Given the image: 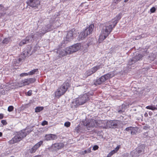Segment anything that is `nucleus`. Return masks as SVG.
I'll use <instances>...</instances> for the list:
<instances>
[{"mask_svg": "<svg viewBox=\"0 0 157 157\" xmlns=\"http://www.w3.org/2000/svg\"><path fill=\"white\" fill-rule=\"evenodd\" d=\"M0 17L3 15L5 13L4 12L6 10V9L2 5L0 4Z\"/></svg>", "mask_w": 157, "mask_h": 157, "instance_id": "30", "label": "nucleus"}, {"mask_svg": "<svg viewBox=\"0 0 157 157\" xmlns=\"http://www.w3.org/2000/svg\"><path fill=\"white\" fill-rule=\"evenodd\" d=\"M0 89H2V88H0Z\"/></svg>", "mask_w": 157, "mask_h": 157, "instance_id": "63", "label": "nucleus"}, {"mask_svg": "<svg viewBox=\"0 0 157 157\" xmlns=\"http://www.w3.org/2000/svg\"><path fill=\"white\" fill-rule=\"evenodd\" d=\"M69 48H67L64 49H59L57 50V52L59 53V54L60 56H63L70 54V52H69Z\"/></svg>", "mask_w": 157, "mask_h": 157, "instance_id": "19", "label": "nucleus"}, {"mask_svg": "<svg viewBox=\"0 0 157 157\" xmlns=\"http://www.w3.org/2000/svg\"><path fill=\"white\" fill-rule=\"evenodd\" d=\"M14 107L12 105L8 107V110L9 112H11L13 110Z\"/></svg>", "mask_w": 157, "mask_h": 157, "instance_id": "41", "label": "nucleus"}, {"mask_svg": "<svg viewBox=\"0 0 157 157\" xmlns=\"http://www.w3.org/2000/svg\"><path fill=\"white\" fill-rule=\"evenodd\" d=\"M31 47L29 46L24 48L18 59L16 60L17 63H20L22 60H24L26 57L31 55L32 54L31 53Z\"/></svg>", "mask_w": 157, "mask_h": 157, "instance_id": "4", "label": "nucleus"}, {"mask_svg": "<svg viewBox=\"0 0 157 157\" xmlns=\"http://www.w3.org/2000/svg\"><path fill=\"white\" fill-rule=\"evenodd\" d=\"M28 79L29 84L34 82L36 81L35 78H29Z\"/></svg>", "mask_w": 157, "mask_h": 157, "instance_id": "38", "label": "nucleus"}, {"mask_svg": "<svg viewBox=\"0 0 157 157\" xmlns=\"http://www.w3.org/2000/svg\"><path fill=\"white\" fill-rule=\"evenodd\" d=\"M129 0H124V2H128V1Z\"/></svg>", "mask_w": 157, "mask_h": 157, "instance_id": "62", "label": "nucleus"}, {"mask_svg": "<svg viewBox=\"0 0 157 157\" xmlns=\"http://www.w3.org/2000/svg\"><path fill=\"white\" fill-rule=\"evenodd\" d=\"M120 145H118L117 146V147L115 148V149L113 150L114 151H115V153H116L119 150V148H120Z\"/></svg>", "mask_w": 157, "mask_h": 157, "instance_id": "46", "label": "nucleus"}, {"mask_svg": "<svg viewBox=\"0 0 157 157\" xmlns=\"http://www.w3.org/2000/svg\"><path fill=\"white\" fill-rule=\"evenodd\" d=\"M156 11V8L155 7H153L150 9L151 13H154Z\"/></svg>", "mask_w": 157, "mask_h": 157, "instance_id": "43", "label": "nucleus"}, {"mask_svg": "<svg viewBox=\"0 0 157 157\" xmlns=\"http://www.w3.org/2000/svg\"><path fill=\"white\" fill-rule=\"evenodd\" d=\"M60 24L59 23V20H56L55 19H51L49 23L47 25L43 26L40 31L43 35L59 27Z\"/></svg>", "mask_w": 157, "mask_h": 157, "instance_id": "2", "label": "nucleus"}, {"mask_svg": "<svg viewBox=\"0 0 157 157\" xmlns=\"http://www.w3.org/2000/svg\"><path fill=\"white\" fill-rule=\"evenodd\" d=\"M2 118H0V119H1Z\"/></svg>", "mask_w": 157, "mask_h": 157, "instance_id": "64", "label": "nucleus"}, {"mask_svg": "<svg viewBox=\"0 0 157 157\" xmlns=\"http://www.w3.org/2000/svg\"><path fill=\"white\" fill-rule=\"evenodd\" d=\"M122 17V14L121 13H119L117 15L114 19H112L110 21L112 23H113L114 26H116L118 22L121 19Z\"/></svg>", "mask_w": 157, "mask_h": 157, "instance_id": "23", "label": "nucleus"}, {"mask_svg": "<svg viewBox=\"0 0 157 157\" xmlns=\"http://www.w3.org/2000/svg\"><path fill=\"white\" fill-rule=\"evenodd\" d=\"M129 104L127 103L123 104L121 106H120L119 109L118 110V112L119 113H121L124 112L125 110L127 109L129 106Z\"/></svg>", "mask_w": 157, "mask_h": 157, "instance_id": "22", "label": "nucleus"}, {"mask_svg": "<svg viewBox=\"0 0 157 157\" xmlns=\"http://www.w3.org/2000/svg\"><path fill=\"white\" fill-rule=\"evenodd\" d=\"M149 127H148L147 126H144L143 128V129H144L147 130L148 129H149Z\"/></svg>", "mask_w": 157, "mask_h": 157, "instance_id": "52", "label": "nucleus"}, {"mask_svg": "<svg viewBox=\"0 0 157 157\" xmlns=\"http://www.w3.org/2000/svg\"><path fill=\"white\" fill-rule=\"evenodd\" d=\"M21 82L24 86L29 84L28 78L22 80Z\"/></svg>", "mask_w": 157, "mask_h": 157, "instance_id": "32", "label": "nucleus"}, {"mask_svg": "<svg viewBox=\"0 0 157 157\" xmlns=\"http://www.w3.org/2000/svg\"><path fill=\"white\" fill-rule=\"evenodd\" d=\"M121 0H114L115 3H117L121 1Z\"/></svg>", "mask_w": 157, "mask_h": 157, "instance_id": "54", "label": "nucleus"}, {"mask_svg": "<svg viewBox=\"0 0 157 157\" xmlns=\"http://www.w3.org/2000/svg\"><path fill=\"white\" fill-rule=\"evenodd\" d=\"M76 101L77 100L75 99V100L73 101L71 103L70 105L72 108L74 109L79 105L78 104V102Z\"/></svg>", "mask_w": 157, "mask_h": 157, "instance_id": "27", "label": "nucleus"}, {"mask_svg": "<svg viewBox=\"0 0 157 157\" xmlns=\"http://www.w3.org/2000/svg\"><path fill=\"white\" fill-rule=\"evenodd\" d=\"M70 124L71 123L69 121L65 122L64 124V126L66 127H69L70 125Z\"/></svg>", "mask_w": 157, "mask_h": 157, "instance_id": "47", "label": "nucleus"}, {"mask_svg": "<svg viewBox=\"0 0 157 157\" xmlns=\"http://www.w3.org/2000/svg\"><path fill=\"white\" fill-rule=\"evenodd\" d=\"M48 124V122L46 121H44L41 123V125L42 126H44L45 125H47Z\"/></svg>", "mask_w": 157, "mask_h": 157, "instance_id": "48", "label": "nucleus"}, {"mask_svg": "<svg viewBox=\"0 0 157 157\" xmlns=\"http://www.w3.org/2000/svg\"><path fill=\"white\" fill-rule=\"evenodd\" d=\"M115 153V151H114L112 150L107 155V157H111Z\"/></svg>", "mask_w": 157, "mask_h": 157, "instance_id": "39", "label": "nucleus"}, {"mask_svg": "<svg viewBox=\"0 0 157 157\" xmlns=\"http://www.w3.org/2000/svg\"><path fill=\"white\" fill-rule=\"evenodd\" d=\"M31 40V36H28L25 37V38L22 40L19 43L20 46H22L24 44H26L29 42Z\"/></svg>", "mask_w": 157, "mask_h": 157, "instance_id": "25", "label": "nucleus"}, {"mask_svg": "<svg viewBox=\"0 0 157 157\" xmlns=\"http://www.w3.org/2000/svg\"><path fill=\"white\" fill-rule=\"evenodd\" d=\"M105 81L102 78V76L100 78H97L94 83V84L96 85H101Z\"/></svg>", "mask_w": 157, "mask_h": 157, "instance_id": "26", "label": "nucleus"}, {"mask_svg": "<svg viewBox=\"0 0 157 157\" xmlns=\"http://www.w3.org/2000/svg\"><path fill=\"white\" fill-rule=\"evenodd\" d=\"M98 147H99L98 145H95L93 146V149L94 151H95L97 150L98 148Z\"/></svg>", "mask_w": 157, "mask_h": 157, "instance_id": "49", "label": "nucleus"}, {"mask_svg": "<svg viewBox=\"0 0 157 157\" xmlns=\"http://www.w3.org/2000/svg\"><path fill=\"white\" fill-rule=\"evenodd\" d=\"M25 137L21 132L20 131L17 132V134L11 140H10L8 142V143L10 144H13L15 143L20 141Z\"/></svg>", "mask_w": 157, "mask_h": 157, "instance_id": "8", "label": "nucleus"}, {"mask_svg": "<svg viewBox=\"0 0 157 157\" xmlns=\"http://www.w3.org/2000/svg\"><path fill=\"white\" fill-rule=\"evenodd\" d=\"M26 3L28 6L33 8H37L40 6V1L39 0H27Z\"/></svg>", "mask_w": 157, "mask_h": 157, "instance_id": "13", "label": "nucleus"}, {"mask_svg": "<svg viewBox=\"0 0 157 157\" xmlns=\"http://www.w3.org/2000/svg\"><path fill=\"white\" fill-rule=\"evenodd\" d=\"M33 126H27L25 129L21 130L25 137L33 130Z\"/></svg>", "mask_w": 157, "mask_h": 157, "instance_id": "17", "label": "nucleus"}, {"mask_svg": "<svg viewBox=\"0 0 157 157\" xmlns=\"http://www.w3.org/2000/svg\"><path fill=\"white\" fill-rule=\"evenodd\" d=\"M88 5L86 2L82 3L80 6V7H83V9L82 11L84 9H86L88 8Z\"/></svg>", "mask_w": 157, "mask_h": 157, "instance_id": "33", "label": "nucleus"}, {"mask_svg": "<svg viewBox=\"0 0 157 157\" xmlns=\"http://www.w3.org/2000/svg\"><path fill=\"white\" fill-rule=\"evenodd\" d=\"M44 109V107L43 106H37L35 108V112L36 113H38L43 110Z\"/></svg>", "mask_w": 157, "mask_h": 157, "instance_id": "31", "label": "nucleus"}, {"mask_svg": "<svg viewBox=\"0 0 157 157\" xmlns=\"http://www.w3.org/2000/svg\"><path fill=\"white\" fill-rule=\"evenodd\" d=\"M143 57L142 55L141 54H138V55L135 56L132 58L128 62V64L129 65H132L136 61L140 60L142 59Z\"/></svg>", "mask_w": 157, "mask_h": 157, "instance_id": "12", "label": "nucleus"}, {"mask_svg": "<svg viewBox=\"0 0 157 157\" xmlns=\"http://www.w3.org/2000/svg\"><path fill=\"white\" fill-rule=\"evenodd\" d=\"M10 40V38L9 37L5 38L3 40L2 43L3 44H7L9 43Z\"/></svg>", "mask_w": 157, "mask_h": 157, "instance_id": "36", "label": "nucleus"}, {"mask_svg": "<svg viewBox=\"0 0 157 157\" xmlns=\"http://www.w3.org/2000/svg\"><path fill=\"white\" fill-rule=\"evenodd\" d=\"M118 121L117 120H107L106 127L109 128H117L118 126Z\"/></svg>", "mask_w": 157, "mask_h": 157, "instance_id": "14", "label": "nucleus"}, {"mask_svg": "<svg viewBox=\"0 0 157 157\" xmlns=\"http://www.w3.org/2000/svg\"><path fill=\"white\" fill-rule=\"evenodd\" d=\"M87 153V150H85L83 151L82 152V154L83 155H84L86 154Z\"/></svg>", "mask_w": 157, "mask_h": 157, "instance_id": "53", "label": "nucleus"}, {"mask_svg": "<svg viewBox=\"0 0 157 157\" xmlns=\"http://www.w3.org/2000/svg\"><path fill=\"white\" fill-rule=\"evenodd\" d=\"M3 114L2 113H0V118H3Z\"/></svg>", "mask_w": 157, "mask_h": 157, "instance_id": "55", "label": "nucleus"}, {"mask_svg": "<svg viewBox=\"0 0 157 157\" xmlns=\"http://www.w3.org/2000/svg\"><path fill=\"white\" fill-rule=\"evenodd\" d=\"M77 102L79 105H82L89 100V98L87 94H84L82 96H79L76 98Z\"/></svg>", "mask_w": 157, "mask_h": 157, "instance_id": "10", "label": "nucleus"}, {"mask_svg": "<svg viewBox=\"0 0 157 157\" xmlns=\"http://www.w3.org/2000/svg\"><path fill=\"white\" fill-rule=\"evenodd\" d=\"M57 138V136L55 134H46L44 136V140L48 141L53 140H56Z\"/></svg>", "mask_w": 157, "mask_h": 157, "instance_id": "18", "label": "nucleus"}, {"mask_svg": "<svg viewBox=\"0 0 157 157\" xmlns=\"http://www.w3.org/2000/svg\"><path fill=\"white\" fill-rule=\"evenodd\" d=\"M74 29H72L71 30L68 31L67 32L66 37L64 38V43H67L68 42L71 41L74 38Z\"/></svg>", "mask_w": 157, "mask_h": 157, "instance_id": "11", "label": "nucleus"}, {"mask_svg": "<svg viewBox=\"0 0 157 157\" xmlns=\"http://www.w3.org/2000/svg\"><path fill=\"white\" fill-rule=\"evenodd\" d=\"M144 135L146 136H147L148 135L147 132L144 133Z\"/></svg>", "mask_w": 157, "mask_h": 157, "instance_id": "57", "label": "nucleus"}, {"mask_svg": "<svg viewBox=\"0 0 157 157\" xmlns=\"http://www.w3.org/2000/svg\"><path fill=\"white\" fill-rule=\"evenodd\" d=\"M1 123L4 125H6L7 124L6 121V120H2L1 121Z\"/></svg>", "mask_w": 157, "mask_h": 157, "instance_id": "50", "label": "nucleus"}, {"mask_svg": "<svg viewBox=\"0 0 157 157\" xmlns=\"http://www.w3.org/2000/svg\"><path fill=\"white\" fill-rule=\"evenodd\" d=\"M101 68L102 67L101 65H99L93 67L91 69L92 70V71H93V73H94L97 70Z\"/></svg>", "mask_w": 157, "mask_h": 157, "instance_id": "28", "label": "nucleus"}, {"mask_svg": "<svg viewBox=\"0 0 157 157\" xmlns=\"http://www.w3.org/2000/svg\"><path fill=\"white\" fill-rule=\"evenodd\" d=\"M33 157H41V155H36Z\"/></svg>", "mask_w": 157, "mask_h": 157, "instance_id": "58", "label": "nucleus"}, {"mask_svg": "<svg viewBox=\"0 0 157 157\" xmlns=\"http://www.w3.org/2000/svg\"><path fill=\"white\" fill-rule=\"evenodd\" d=\"M134 129V127H127L125 128V130L127 131H131L132 130Z\"/></svg>", "mask_w": 157, "mask_h": 157, "instance_id": "40", "label": "nucleus"}, {"mask_svg": "<svg viewBox=\"0 0 157 157\" xmlns=\"http://www.w3.org/2000/svg\"><path fill=\"white\" fill-rule=\"evenodd\" d=\"M120 145H118L117 146V147L115 148V149L113 150L114 151H115V153H116L119 150V148H120Z\"/></svg>", "mask_w": 157, "mask_h": 157, "instance_id": "45", "label": "nucleus"}, {"mask_svg": "<svg viewBox=\"0 0 157 157\" xmlns=\"http://www.w3.org/2000/svg\"><path fill=\"white\" fill-rule=\"evenodd\" d=\"M97 123V126H98L99 127H106V122H107V120H99L97 121L96 120Z\"/></svg>", "mask_w": 157, "mask_h": 157, "instance_id": "24", "label": "nucleus"}, {"mask_svg": "<svg viewBox=\"0 0 157 157\" xmlns=\"http://www.w3.org/2000/svg\"><path fill=\"white\" fill-rule=\"evenodd\" d=\"M38 72V69H34L28 72L29 75H33L35 74L36 72Z\"/></svg>", "mask_w": 157, "mask_h": 157, "instance_id": "35", "label": "nucleus"}, {"mask_svg": "<svg viewBox=\"0 0 157 157\" xmlns=\"http://www.w3.org/2000/svg\"><path fill=\"white\" fill-rule=\"evenodd\" d=\"M81 124L86 128H93L97 126L96 120L92 118H84L82 121Z\"/></svg>", "mask_w": 157, "mask_h": 157, "instance_id": "7", "label": "nucleus"}, {"mask_svg": "<svg viewBox=\"0 0 157 157\" xmlns=\"http://www.w3.org/2000/svg\"><path fill=\"white\" fill-rule=\"evenodd\" d=\"M94 28V25L93 24L90 25L83 32H81L79 35L78 38L79 40H83L88 35L91 33Z\"/></svg>", "mask_w": 157, "mask_h": 157, "instance_id": "5", "label": "nucleus"}, {"mask_svg": "<svg viewBox=\"0 0 157 157\" xmlns=\"http://www.w3.org/2000/svg\"><path fill=\"white\" fill-rule=\"evenodd\" d=\"M146 108L147 109H151L152 110L157 109V108L155 105H153L147 106L146 107Z\"/></svg>", "mask_w": 157, "mask_h": 157, "instance_id": "34", "label": "nucleus"}, {"mask_svg": "<svg viewBox=\"0 0 157 157\" xmlns=\"http://www.w3.org/2000/svg\"><path fill=\"white\" fill-rule=\"evenodd\" d=\"M80 44L77 43L69 47H67V48H69L68 49L69 50V52H70V54L78 51L80 49Z\"/></svg>", "mask_w": 157, "mask_h": 157, "instance_id": "16", "label": "nucleus"}, {"mask_svg": "<svg viewBox=\"0 0 157 157\" xmlns=\"http://www.w3.org/2000/svg\"><path fill=\"white\" fill-rule=\"evenodd\" d=\"M69 86V83L67 81L65 82L61 86L58 87L55 92V96L57 98H59L66 92Z\"/></svg>", "mask_w": 157, "mask_h": 157, "instance_id": "3", "label": "nucleus"}, {"mask_svg": "<svg viewBox=\"0 0 157 157\" xmlns=\"http://www.w3.org/2000/svg\"><path fill=\"white\" fill-rule=\"evenodd\" d=\"M2 136V133L0 132V137H1Z\"/></svg>", "mask_w": 157, "mask_h": 157, "instance_id": "61", "label": "nucleus"}, {"mask_svg": "<svg viewBox=\"0 0 157 157\" xmlns=\"http://www.w3.org/2000/svg\"><path fill=\"white\" fill-rule=\"evenodd\" d=\"M145 146L141 144L138 146L136 148L132 151L130 153V155L132 157H138L144 153Z\"/></svg>", "mask_w": 157, "mask_h": 157, "instance_id": "6", "label": "nucleus"}, {"mask_svg": "<svg viewBox=\"0 0 157 157\" xmlns=\"http://www.w3.org/2000/svg\"><path fill=\"white\" fill-rule=\"evenodd\" d=\"M42 34H43L40 31L39 32H36L35 33H32L31 35L29 36H31V41L32 40H37L40 36H41Z\"/></svg>", "mask_w": 157, "mask_h": 157, "instance_id": "20", "label": "nucleus"}, {"mask_svg": "<svg viewBox=\"0 0 157 157\" xmlns=\"http://www.w3.org/2000/svg\"><path fill=\"white\" fill-rule=\"evenodd\" d=\"M43 141L42 140L40 141L35 145L33 147L30 148L28 150V152L31 154H33L35 153L36 150L41 146L43 144Z\"/></svg>", "mask_w": 157, "mask_h": 157, "instance_id": "15", "label": "nucleus"}, {"mask_svg": "<svg viewBox=\"0 0 157 157\" xmlns=\"http://www.w3.org/2000/svg\"><path fill=\"white\" fill-rule=\"evenodd\" d=\"M31 104V103L30 102L28 103L22 104L21 106L20 107V109L21 110H24L30 106Z\"/></svg>", "mask_w": 157, "mask_h": 157, "instance_id": "29", "label": "nucleus"}, {"mask_svg": "<svg viewBox=\"0 0 157 157\" xmlns=\"http://www.w3.org/2000/svg\"><path fill=\"white\" fill-rule=\"evenodd\" d=\"M144 116L145 117H147L148 116V114L147 113H145L144 114Z\"/></svg>", "mask_w": 157, "mask_h": 157, "instance_id": "59", "label": "nucleus"}, {"mask_svg": "<svg viewBox=\"0 0 157 157\" xmlns=\"http://www.w3.org/2000/svg\"><path fill=\"white\" fill-rule=\"evenodd\" d=\"M29 75L28 73H24L20 74V76L21 77H24Z\"/></svg>", "mask_w": 157, "mask_h": 157, "instance_id": "44", "label": "nucleus"}, {"mask_svg": "<svg viewBox=\"0 0 157 157\" xmlns=\"http://www.w3.org/2000/svg\"><path fill=\"white\" fill-rule=\"evenodd\" d=\"M149 115L150 116H151V115L152 114V112H149Z\"/></svg>", "mask_w": 157, "mask_h": 157, "instance_id": "60", "label": "nucleus"}, {"mask_svg": "<svg viewBox=\"0 0 157 157\" xmlns=\"http://www.w3.org/2000/svg\"><path fill=\"white\" fill-rule=\"evenodd\" d=\"M32 90H30L26 93V95L28 96H30L32 95Z\"/></svg>", "mask_w": 157, "mask_h": 157, "instance_id": "42", "label": "nucleus"}, {"mask_svg": "<svg viewBox=\"0 0 157 157\" xmlns=\"http://www.w3.org/2000/svg\"><path fill=\"white\" fill-rule=\"evenodd\" d=\"M87 150V153H90L91 152V150L90 148H88Z\"/></svg>", "mask_w": 157, "mask_h": 157, "instance_id": "56", "label": "nucleus"}, {"mask_svg": "<svg viewBox=\"0 0 157 157\" xmlns=\"http://www.w3.org/2000/svg\"><path fill=\"white\" fill-rule=\"evenodd\" d=\"M115 26L110 21L105 23L99 36V42L101 43L104 40L110 33Z\"/></svg>", "mask_w": 157, "mask_h": 157, "instance_id": "1", "label": "nucleus"}, {"mask_svg": "<svg viewBox=\"0 0 157 157\" xmlns=\"http://www.w3.org/2000/svg\"><path fill=\"white\" fill-rule=\"evenodd\" d=\"M114 72L112 71L109 72L107 74L101 76L102 77V78H103L105 82L106 81L108 80V79L113 77L114 76Z\"/></svg>", "mask_w": 157, "mask_h": 157, "instance_id": "21", "label": "nucleus"}, {"mask_svg": "<svg viewBox=\"0 0 157 157\" xmlns=\"http://www.w3.org/2000/svg\"><path fill=\"white\" fill-rule=\"evenodd\" d=\"M93 74V71H92V70L91 69L89 70L86 71V75L87 76H90Z\"/></svg>", "mask_w": 157, "mask_h": 157, "instance_id": "37", "label": "nucleus"}, {"mask_svg": "<svg viewBox=\"0 0 157 157\" xmlns=\"http://www.w3.org/2000/svg\"><path fill=\"white\" fill-rule=\"evenodd\" d=\"M136 132V131L134 130L133 129L132 130L131 132V134L132 135L135 134Z\"/></svg>", "mask_w": 157, "mask_h": 157, "instance_id": "51", "label": "nucleus"}, {"mask_svg": "<svg viewBox=\"0 0 157 157\" xmlns=\"http://www.w3.org/2000/svg\"><path fill=\"white\" fill-rule=\"evenodd\" d=\"M64 146V144L63 143H56L52 144L49 149L52 151H57L62 149Z\"/></svg>", "mask_w": 157, "mask_h": 157, "instance_id": "9", "label": "nucleus"}]
</instances>
